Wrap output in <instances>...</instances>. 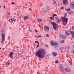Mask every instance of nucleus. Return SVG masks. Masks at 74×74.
I'll return each instance as SVG.
<instances>
[{
  "label": "nucleus",
  "instance_id": "nucleus-1",
  "mask_svg": "<svg viewBox=\"0 0 74 74\" xmlns=\"http://www.w3.org/2000/svg\"><path fill=\"white\" fill-rule=\"evenodd\" d=\"M35 55L39 58H44L46 57V52L44 49H40L36 52Z\"/></svg>",
  "mask_w": 74,
  "mask_h": 74
},
{
  "label": "nucleus",
  "instance_id": "nucleus-2",
  "mask_svg": "<svg viewBox=\"0 0 74 74\" xmlns=\"http://www.w3.org/2000/svg\"><path fill=\"white\" fill-rule=\"evenodd\" d=\"M67 16V13H65L63 17L61 18V19L62 21L63 25H66L67 23L68 18H66Z\"/></svg>",
  "mask_w": 74,
  "mask_h": 74
},
{
  "label": "nucleus",
  "instance_id": "nucleus-3",
  "mask_svg": "<svg viewBox=\"0 0 74 74\" xmlns=\"http://www.w3.org/2000/svg\"><path fill=\"white\" fill-rule=\"evenodd\" d=\"M51 24L53 25L54 29L55 30H57L58 29V26L55 22H51Z\"/></svg>",
  "mask_w": 74,
  "mask_h": 74
},
{
  "label": "nucleus",
  "instance_id": "nucleus-4",
  "mask_svg": "<svg viewBox=\"0 0 74 74\" xmlns=\"http://www.w3.org/2000/svg\"><path fill=\"white\" fill-rule=\"evenodd\" d=\"M50 9V7L48 5H47L46 8H42V11L44 13L48 12V10H49Z\"/></svg>",
  "mask_w": 74,
  "mask_h": 74
},
{
  "label": "nucleus",
  "instance_id": "nucleus-5",
  "mask_svg": "<svg viewBox=\"0 0 74 74\" xmlns=\"http://www.w3.org/2000/svg\"><path fill=\"white\" fill-rule=\"evenodd\" d=\"M1 36H2L1 42L3 44V42L5 41V34H1Z\"/></svg>",
  "mask_w": 74,
  "mask_h": 74
},
{
  "label": "nucleus",
  "instance_id": "nucleus-6",
  "mask_svg": "<svg viewBox=\"0 0 74 74\" xmlns=\"http://www.w3.org/2000/svg\"><path fill=\"white\" fill-rule=\"evenodd\" d=\"M50 43L52 46H53V45H55V46L58 45V44L57 42H53L52 41H51Z\"/></svg>",
  "mask_w": 74,
  "mask_h": 74
},
{
  "label": "nucleus",
  "instance_id": "nucleus-7",
  "mask_svg": "<svg viewBox=\"0 0 74 74\" xmlns=\"http://www.w3.org/2000/svg\"><path fill=\"white\" fill-rule=\"evenodd\" d=\"M49 27L47 26H45L44 27V30H45V32H48L49 31Z\"/></svg>",
  "mask_w": 74,
  "mask_h": 74
},
{
  "label": "nucleus",
  "instance_id": "nucleus-8",
  "mask_svg": "<svg viewBox=\"0 0 74 74\" xmlns=\"http://www.w3.org/2000/svg\"><path fill=\"white\" fill-rule=\"evenodd\" d=\"M23 19L24 21H27L29 20V17H28V16L26 15L23 17Z\"/></svg>",
  "mask_w": 74,
  "mask_h": 74
},
{
  "label": "nucleus",
  "instance_id": "nucleus-9",
  "mask_svg": "<svg viewBox=\"0 0 74 74\" xmlns=\"http://www.w3.org/2000/svg\"><path fill=\"white\" fill-rule=\"evenodd\" d=\"M14 52H10L9 54V57L11 59H13V58H14V57L12 56V55H13V54H14Z\"/></svg>",
  "mask_w": 74,
  "mask_h": 74
},
{
  "label": "nucleus",
  "instance_id": "nucleus-10",
  "mask_svg": "<svg viewBox=\"0 0 74 74\" xmlns=\"http://www.w3.org/2000/svg\"><path fill=\"white\" fill-rule=\"evenodd\" d=\"M64 68L62 66H60L59 68V70L60 72L62 73L64 71Z\"/></svg>",
  "mask_w": 74,
  "mask_h": 74
},
{
  "label": "nucleus",
  "instance_id": "nucleus-11",
  "mask_svg": "<svg viewBox=\"0 0 74 74\" xmlns=\"http://www.w3.org/2000/svg\"><path fill=\"white\" fill-rule=\"evenodd\" d=\"M63 4L64 5H67V0H64L63 1Z\"/></svg>",
  "mask_w": 74,
  "mask_h": 74
},
{
  "label": "nucleus",
  "instance_id": "nucleus-12",
  "mask_svg": "<svg viewBox=\"0 0 74 74\" xmlns=\"http://www.w3.org/2000/svg\"><path fill=\"white\" fill-rule=\"evenodd\" d=\"M71 8L74 9V4L73 3H71L70 4Z\"/></svg>",
  "mask_w": 74,
  "mask_h": 74
},
{
  "label": "nucleus",
  "instance_id": "nucleus-13",
  "mask_svg": "<svg viewBox=\"0 0 74 74\" xmlns=\"http://www.w3.org/2000/svg\"><path fill=\"white\" fill-rule=\"evenodd\" d=\"M55 19L57 22H58L59 21H60L61 20V19H59L58 17H55Z\"/></svg>",
  "mask_w": 74,
  "mask_h": 74
},
{
  "label": "nucleus",
  "instance_id": "nucleus-14",
  "mask_svg": "<svg viewBox=\"0 0 74 74\" xmlns=\"http://www.w3.org/2000/svg\"><path fill=\"white\" fill-rule=\"evenodd\" d=\"M59 37L60 38H62L63 39H65L66 38V37L65 36L61 35V34H60Z\"/></svg>",
  "mask_w": 74,
  "mask_h": 74
},
{
  "label": "nucleus",
  "instance_id": "nucleus-15",
  "mask_svg": "<svg viewBox=\"0 0 74 74\" xmlns=\"http://www.w3.org/2000/svg\"><path fill=\"white\" fill-rule=\"evenodd\" d=\"M69 32H70L71 34H72V37L73 38H74V31H69Z\"/></svg>",
  "mask_w": 74,
  "mask_h": 74
},
{
  "label": "nucleus",
  "instance_id": "nucleus-16",
  "mask_svg": "<svg viewBox=\"0 0 74 74\" xmlns=\"http://www.w3.org/2000/svg\"><path fill=\"white\" fill-rule=\"evenodd\" d=\"M65 71L66 72H69V71H71V69L68 68H65Z\"/></svg>",
  "mask_w": 74,
  "mask_h": 74
},
{
  "label": "nucleus",
  "instance_id": "nucleus-17",
  "mask_svg": "<svg viewBox=\"0 0 74 74\" xmlns=\"http://www.w3.org/2000/svg\"><path fill=\"white\" fill-rule=\"evenodd\" d=\"M37 21L39 22H41L42 21V19L41 18H38L37 19Z\"/></svg>",
  "mask_w": 74,
  "mask_h": 74
},
{
  "label": "nucleus",
  "instance_id": "nucleus-18",
  "mask_svg": "<svg viewBox=\"0 0 74 74\" xmlns=\"http://www.w3.org/2000/svg\"><path fill=\"white\" fill-rule=\"evenodd\" d=\"M65 34H66L67 36H69L70 35V33L68 32L67 31H66L65 32Z\"/></svg>",
  "mask_w": 74,
  "mask_h": 74
},
{
  "label": "nucleus",
  "instance_id": "nucleus-19",
  "mask_svg": "<svg viewBox=\"0 0 74 74\" xmlns=\"http://www.w3.org/2000/svg\"><path fill=\"white\" fill-rule=\"evenodd\" d=\"M52 54L54 56H56L57 55V53L55 52H52Z\"/></svg>",
  "mask_w": 74,
  "mask_h": 74
},
{
  "label": "nucleus",
  "instance_id": "nucleus-20",
  "mask_svg": "<svg viewBox=\"0 0 74 74\" xmlns=\"http://www.w3.org/2000/svg\"><path fill=\"white\" fill-rule=\"evenodd\" d=\"M54 19V17H50V18H49V19H50V20H53Z\"/></svg>",
  "mask_w": 74,
  "mask_h": 74
},
{
  "label": "nucleus",
  "instance_id": "nucleus-21",
  "mask_svg": "<svg viewBox=\"0 0 74 74\" xmlns=\"http://www.w3.org/2000/svg\"><path fill=\"white\" fill-rule=\"evenodd\" d=\"M12 19L13 20L10 22L11 23H12V22H13V21H14V22H15V21H16V19H15L12 18Z\"/></svg>",
  "mask_w": 74,
  "mask_h": 74
},
{
  "label": "nucleus",
  "instance_id": "nucleus-22",
  "mask_svg": "<svg viewBox=\"0 0 74 74\" xmlns=\"http://www.w3.org/2000/svg\"><path fill=\"white\" fill-rule=\"evenodd\" d=\"M36 43H37V44H39V42H38V41H35L34 42V44H35Z\"/></svg>",
  "mask_w": 74,
  "mask_h": 74
},
{
  "label": "nucleus",
  "instance_id": "nucleus-23",
  "mask_svg": "<svg viewBox=\"0 0 74 74\" xmlns=\"http://www.w3.org/2000/svg\"><path fill=\"white\" fill-rule=\"evenodd\" d=\"M53 4H54V5L55 4H56V1H55V0H53Z\"/></svg>",
  "mask_w": 74,
  "mask_h": 74
},
{
  "label": "nucleus",
  "instance_id": "nucleus-24",
  "mask_svg": "<svg viewBox=\"0 0 74 74\" xmlns=\"http://www.w3.org/2000/svg\"><path fill=\"white\" fill-rule=\"evenodd\" d=\"M9 15H10V12L7 13V18H8L7 16H8Z\"/></svg>",
  "mask_w": 74,
  "mask_h": 74
},
{
  "label": "nucleus",
  "instance_id": "nucleus-25",
  "mask_svg": "<svg viewBox=\"0 0 74 74\" xmlns=\"http://www.w3.org/2000/svg\"><path fill=\"white\" fill-rule=\"evenodd\" d=\"M65 10H66L67 11H70L71 10V9H65Z\"/></svg>",
  "mask_w": 74,
  "mask_h": 74
},
{
  "label": "nucleus",
  "instance_id": "nucleus-26",
  "mask_svg": "<svg viewBox=\"0 0 74 74\" xmlns=\"http://www.w3.org/2000/svg\"><path fill=\"white\" fill-rule=\"evenodd\" d=\"M60 42H61V43H64V40H61L60 41Z\"/></svg>",
  "mask_w": 74,
  "mask_h": 74
},
{
  "label": "nucleus",
  "instance_id": "nucleus-27",
  "mask_svg": "<svg viewBox=\"0 0 74 74\" xmlns=\"http://www.w3.org/2000/svg\"><path fill=\"white\" fill-rule=\"evenodd\" d=\"M10 64L8 62L6 63L5 64L6 66H8V65H10Z\"/></svg>",
  "mask_w": 74,
  "mask_h": 74
},
{
  "label": "nucleus",
  "instance_id": "nucleus-28",
  "mask_svg": "<svg viewBox=\"0 0 74 74\" xmlns=\"http://www.w3.org/2000/svg\"><path fill=\"white\" fill-rule=\"evenodd\" d=\"M63 47H61V48H60L59 49V51H61V50H63Z\"/></svg>",
  "mask_w": 74,
  "mask_h": 74
},
{
  "label": "nucleus",
  "instance_id": "nucleus-29",
  "mask_svg": "<svg viewBox=\"0 0 74 74\" xmlns=\"http://www.w3.org/2000/svg\"><path fill=\"white\" fill-rule=\"evenodd\" d=\"M53 17H54L55 16H57V15L55 14H54L53 15Z\"/></svg>",
  "mask_w": 74,
  "mask_h": 74
},
{
  "label": "nucleus",
  "instance_id": "nucleus-30",
  "mask_svg": "<svg viewBox=\"0 0 74 74\" xmlns=\"http://www.w3.org/2000/svg\"><path fill=\"white\" fill-rule=\"evenodd\" d=\"M41 37H42V36H41V35H40L38 36V38H41Z\"/></svg>",
  "mask_w": 74,
  "mask_h": 74
},
{
  "label": "nucleus",
  "instance_id": "nucleus-31",
  "mask_svg": "<svg viewBox=\"0 0 74 74\" xmlns=\"http://www.w3.org/2000/svg\"><path fill=\"white\" fill-rule=\"evenodd\" d=\"M11 4L12 5H14V4H15V3L14 2H11Z\"/></svg>",
  "mask_w": 74,
  "mask_h": 74
},
{
  "label": "nucleus",
  "instance_id": "nucleus-32",
  "mask_svg": "<svg viewBox=\"0 0 74 74\" xmlns=\"http://www.w3.org/2000/svg\"><path fill=\"white\" fill-rule=\"evenodd\" d=\"M69 63H70L71 65H73V64L72 63V62L70 61V62H69Z\"/></svg>",
  "mask_w": 74,
  "mask_h": 74
},
{
  "label": "nucleus",
  "instance_id": "nucleus-33",
  "mask_svg": "<svg viewBox=\"0 0 74 74\" xmlns=\"http://www.w3.org/2000/svg\"><path fill=\"white\" fill-rule=\"evenodd\" d=\"M60 8V9H61V10H63V9H64V7H61V8Z\"/></svg>",
  "mask_w": 74,
  "mask_h": 74
},
{
  "label": "nucleus",
  "instance_id": "nucleus-34",
  "mask_svg": "<svg viewBox=\"0 0 74 74\" xmlns=\"http://www.w3.org/2000/svg\"><path fill=\"white\" fill-rule=\"evenodd\" d=\"M23 52H24V51H23V50L21 52V54H23Z\"/></svg>",
  "mask_w": 74,
  "mask_h": 74
},
{
  "label": "nucleus",
  "instance_id": "nucleus-35",
  "mask_svg": "<svg viewBox=\"0 0 74 74\" xmlns=\"http://www.w3.org/2000/svg\"><path fill=\"white\" fill-rule=\"evenodd\" d=\"M58 61L57 60L55 61L56 63H58Z\"/></svg>",
  "mask_w": 74,
  "mask_h": 74
},
{
  "label": "nucleus",
  "instance_id": "nucleus-36",
  "mask_svg": "<svg viewBox=\"0 0 74 74\" xmlns=\"http://www.w3.org/2000/svg\"><path fill=\"white\" fill-rule=\"evenodd\" d=\"M73 12H70L69 13V14H73Z\"/></svg>",
  "mask_w": 74,
  "mask_h": 74
},
{
  "label": "nucleus",
  "instance_id": "nucleus-37",
  "mask_svg": "<svg viewBox=\"0 0 74 74\" xmlns=\"http://www.w3.org/2000/svg\"><path fill=\"white\" fill-rule=\"evenodd\" d=\"M29 11H31L32 10V9L31 8H29Z\"/></svg>",
  "mask_w": 74,
  "mask_h": 74
},
{
  "label": "nucleus",
  "instance_id": "nucleus-38",
  "mask_svg": "<svg viewBox=\"0 0 74 74\" xmlns=\"http://www.w3.org/2000/svg\"><path fill=\"white\" fill-rule=\"evenodd\" d=\"M35 31L36 33H37L38 32V31L37 30V29H35Z\"/></svg>",
  "mask_w": 74,
  "mask_h": 74
},
{
  "label": "nucleus",
  "instance_id": "nucleus-39",
  "mask_svg": "<svg viewBox=\"0 0 74 74\" xmlns=\"http://www.w3.org/2000/svg\"><path fill=\"white\" fill-rule=\"evenodd\" d=\"M29 30L30 31V32H32V30H30V28L29 27Z\"/></svg>",
  "mask_w": 74,
  "mask_h": 74
},
{
  "label": "nucleus",
  "instance_id": "nucleus-40",
  "mask_svg": "<svg viewBox=\"0 0 74 74\" xmlns=\"http://www.w3.org/2000/svg\"><path fill=\"white\" fill-rule=\"evenodd\" d=\"M46 37H49V36H48V34H47L46 36Z\"/></svg>",
  "mask_w": 74,
  "mask_h": 74
},
{
  "label": "nucleus",
  "instance_id": "nucleus-41",
  "mask_svg": "<svg viewBox=\"0 0 74 74\" xmlns=\"http://www.w3.org/2000/svg\"><path fill=\"white\" fill-rule=\"evenodd\" d=\"M38 45H37V47H39V44H38Z\"/></svg>",
  "mask_w": 74,
  "mask_h": 74
},
{
  "label": "nucleus",
  "instance_id": "nucleus-42",
  "mask_svg": "<svg viewBox=\"0 0 74 74\" xmlns=\"http://www.w3.org/2000/svg\"><path fill=\"white\" fill-rule=\"evenodd\" d=\"M15 64L16 65L18 63H17V62H16L15 63Z\"/></svg>",
  "mask_w": 74,
  "mask_h": 74
},
{
  "label": "nucleus",
  "instance_id": "nucleus-43",
  "mask_svg": "<svg viewBox=\"0 0 74 74\" xmlns=\"http://www.w3.org/2000/svg\"><path fill=\"white\" fill-rule=\"evenodd\" d=\"M3 8L4 9H5V5L3 6Z\"/></svg>",
  "mask_w": 74,
  "mask_h": 74
},
{
  "label": "nucleus",
  "instance_id": "nucleus-44",
  "mask_svg": "<svg viewBox=\"0 0 74 74\" xmlns=\"http://www.w3.org/2000/svg\"><path fill=\"white\" fill-rule=\"evenodd\" d=\"M6 23H4V26H6Z\"/></svg>",
  "mask_w": 74,
  "mask_h": 74
},
{
  "label": "nucleus",
  "instance_id": "nucleus-45",
  "mask_svg": "<svg viewBox=\"0 0 74 74\" xmlns=\"http://www.w3.org/2000/svg\"><path fill=\"white\" fill-rule=\"evenodd\" d=\"M45 47H47L48 46V45H45Z\"/></svg>",
  "mask_w": 74,
  "mask_h": 74
},
{
  "label": "nucleus",
  "instance_id": "nucleus-46",
  "mask_svg": "<svg viewBox=\"0 0 74 74\" xmlns=\"http://www.w3.org/2000/svg\"><path fill=\"white\" fill-rule=\"evenodd\" d=\"M11 21V19H10L9 20V21Z\"/></svg>",
  "mask_w": 74,
  "mask_h": 74
},
{
  "label": "nucleus",
  "instance_id": "nucleus-47",
  "mask_svg": "<svg viewBox=\"0 0 74 74\" xmlns=\"http://www.w3.org/2000/svg\"><path fill=\"white\" fill-rule=\"evenodd\" d=\"M73 53H74V51H73Z\"/></svg>",
  "mask_w": 74,
  "mask_h": 74
},
{
  "label": "nucleus",
  "instance_id": "nucleus-48",
  "mask_svg": "<svg viewBox=\"0 0 74 74\" xmlns=\"http://www.w3.org/2000/svg\"><path fill=\"white\" fill-rule=\"evenodd\" d=\"M12 18H11V21H12Z\"/></svg>",
  "mask_w": 74,
  "mask_h": 74
},
{
  "label": "nucleus",
  "instance_id": "nucleus-49",
  "mask_svg": "<svg viewBox=\"0 0 74 74\" xmlns=\"http://www.w3.org/2000/svg\"><path fill=\"white\" fill-rule=\"evenodd\" d=\"M0 74H1V71H0Z\"/></svg>",
  "mask_w": 74,
  "mask_h": 74
},
{
  "label": "nucleus",
  "instance_id": "nucleus-50",
  "mask_svg": "<svg viewBox=\"0 0 74 74\" xmlns=\"http://www.w3.org/2000/svg\"><path fill=\"white\" fill-rule=\"evenodd\" d=\"M56 46L55 47V48H56Z\"/></svg>",
  "mask_w": 74,
  "mask_h": 74
},
{
  "label": "nucleus",
  "instance_id": "nucleus-51",
  "mask_svg": "<svg viewBox=\"0 0 74 74\" xmlns=\"http://www.w3.org/2000/svg\"><path fill=\"white\" fill-rule=\"evenodd\" d=\"M47 56H48V57L49 56H48V55H47Z\"/></svg>",
  "mask_w": 74,
  "mask_h": 74
},
{
  "label": "nucleus",
  "instance_id": "nucleus-52",
  "mask_svg": "<svg viewBox=\"0 0 74 74\" xmlns=\"http://www.w3.org/2000/svg\"><path fill=\"white\" fill-rule=\"evenodd\" d=\"M36 37H38V36H36Z\"/></svg>",
  "mask_w": 74,
  "mask_h": 74
},
{
  "label": "nucleus",
  "instance_id": "nucleus-53",
  "mask_svg": "<svg viewBox=\"0 0 74 74\" xmlns=\"http://www.w3.org/2000/svg\"><path fill=\"white\" fill-rule=\"evenodd\" d=\"M1 6H0V8H1Z\"/></svg>",
  "mask_w": 74,
  "mask_h": 74
},
{
  "label": "nucleus",
  "instance_id": "nucleus-54",
  "mask_svg": "<svg viewBox=\"0 0 74 74\" xmlns=\"http://www.w3.org/2000/svg\"><path fill=\"white\" fill-rule=\"evenodd\" d=\"M0 49H1V48H0Z\"/></svg>",
  "mask_w": 74,
  "mask_h": 74
}]
</instances>
